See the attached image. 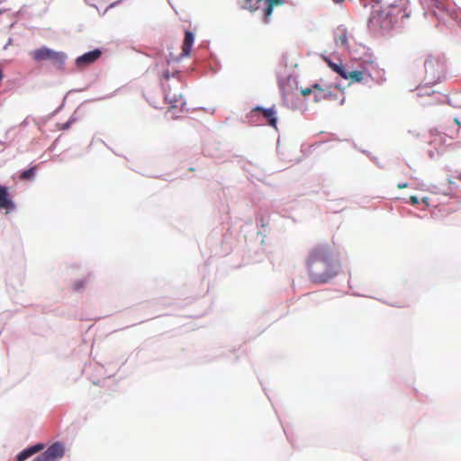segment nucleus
Instances as JSON below:
<instances>
[{
	"mask_svg": "<svg viewBox=\"0 0 461 461\" xmlns=\"http://www.w3.org/2000/svg\"><path fill=\"white\" fill-rule=\"evenodd\" d=\"M310 279L313 283L325 284L338 275L339 263L329 245L312 248L306 259Z\"/></svg>",
	"mask_w": 461,
	"mask_h": 461,
	"instance_id": "obj_1",
	"label": "nucleus"
},
{
	"mask_svg": "<svg viewBox=\"0 0 461 461\" xmlns=\"http://www.w3.org/2000/svg\"><path fill=\"white\" fill-rule=\"evenodd\" d=\"M393 24V14L379 5H372V13L368 19V26L374 32L389 30Z\"/></svg>",
	"mask_w": 461,
	"mask_h": 461,
	"instance_id": "obj_2",
	"label": "nucleus"
},
{
	"mask_svg": "<svg viewBox=\"0 0 461 461\" xmlns=\"http://www.w3.org/2000/svg\"><path fill=\"white\" fill-rule=\"evenodd\" d=\"M31 58L36 62L50 61L59 69H63L67 55L63 51H56L42 46L30 52Z\"/></svg>",
	"mask_w": 461,
	"mask_h": 461,
	"instance_id": "obj_3",
	"label": "nucleus"
},
{
	"mask_svg": "<svg viewBox=\"0 0 461 461\" xmlns=\"http://www.w3.org/2000/svg\"><path fill=\"white\" fill-rule=\"evenodd\" d=\"M425 76L424 85L434 86L443 77L445 66L442 61L437 58L429 57L424 62Z\"/></svg>",
	"mask_w": 461,
	"mask_h": 461,
	"instance_id": "obj_4",
	"label": "nucleus"
},
{
	"mask_svg": "<svg viewBox=\"0 0 461 461\" xmlns=\"http://www.w3.org/2000/svg\"><path fill=\"white\" fill-rule=\"evenodd\" d=\"M262 0H242V8L249 10L251 13L259 9V3ZM266 6L263 9V23H269L273 10L276 6L285 5V0H265Z\"/></svg>",
	"mask_w": 461,
	"mask_h": 461,
	"instance_id": "obj_5",
	"label": "nucleus"
},
{
	"mask_svg": "<svg viewBox=\"0 0 461 461\" xmlns=\"http://www.w3.org/2000/svg\"><path fill=\"white\" fill-rule=\"evenodd\" d=\"M64 455V447L61 443L56 442L50 446L43 453L36 456L33 461H56Z\"/></svg>",
	"mask_w": 461,
	"mask_h": 461,
	"instance_id": "obj_6",
	"label": "nucleus"
},
{
	"mask_svg": "<svg viewBox=\"0 0 461 461\" xmlns=\"http://www.w3.org/2000/svg\"><path fill=\"white\" fill-rule=\"evenodd\" d=\"M101 51L99 50H94L92 51L86 52L81 56H79L76 59V65L78 68H84L94 62H95L101 56Z\"/></svg>",
	"mask_w": 461,
	"mask_h": 461,
	"instance_id": "obj_7",
	"label": "nucleus"
},
{
	"mask_svg": "<svg viewBox=\"0 0 461 461\" xmlns=\"http://www.w3.org/2000/svg\"><path fill=\"white\" fill-rule=\"evenodd\" d=\"M252 112H260L262 113L263 116L267 120L268 124L274 128L276 129V110L272 108L264 109L262 107L257 106L255 107Z\"/></svg>",
	"mask_w": 461,
	"mask_h": 461,
	"instance_id": "obj_8",
	"label": "nucleus"
},
{
	"mask_svg": "<svg viewBox=\"0 0 461 461\" xmlns=\"http://www.w3.org/2000/svg\"><path fill=\"white\" fill-rule=\"evenodd\" d=\"M43 448H44L43 444H41V443L36 444L32 447H30L23 450L21 453H19L16 459H17V461H24L27 458L33 456L34 454L40 452Z\"/></svg>",
	"mask_w": 461,
	"mask_h": 461,
	"instance_id": "obj_9",
	"label": "nucleus"
},
{
	"mask_svg": "<svg viewBox=\"0 0 461 461\" xmlns=\"http://www.w3.org/2000/svg\"><path fill=\"white\" fill-rule=\"evenodd\" d=\"M334 41L337 45L347 47L348 43V34L347 30L338 27L334 32Z\"/></svg>",
	"mask_w": 461,
	"mask_h": 461,
	"instance_id": "obj_10",
	"label": "nucleus"
},
{
	"mask_svg": "<svg viewBox=\"0 0 461 461\" xmlns=\"http://www.w3.org/2000/svg\"><path fill=\"white\" fill-rule=\"evenodd\" d=\"M13 202L8 197L7 189L2 185H0V208L11 210L14 208Z\"/></svg>",
	"mask_w": 461,
	"mask_h": 461,
	"instance_id": "obj_11",
	"label": "nucleus"
},
{
	"mask_svg": "<svg viewBox=\"0 0 461 461\" xmlns=\"http://www.w3.org/2000/svg\"><path fill=\"white\" fill-rule=\"evenodd\" d=\"M194 43V34L187 31L185 33V39L182 46V56H189Z\"/></svg>",
	"mask_w": 461,
	"mask_h": 461,
	"instance_id": "obj_12",
	"label": "nucleus"
},
{
	"mask_svg": "<svg viewBox=\"0 0 461 461\" xmlns=\"http://www.w3.org/2000/svg\"><path fill=\"white\" fill-rule=\"evenodd\" d=\"M342 78L350 80L352 83H359L364 78V73L362 71H358V70L348 71L345 68V77H342Z\"/></svg>",
	"mask_w": 461,
	"mask_h": 461,
	"instance_id": "obj_13",
	"label": "nucleus"
},
{
	"mask_svg": "<svg viewBox=\"0 0 461 461\" xmlns=\"http://www.w3.org/2000/svg\"><path fill=\"white\" fill-rule=\"evenodd\" d=\"M324 60L326 61V63L330 68H331L334 72L339 74L341 77H345V68H345V66L342 65L341 62L335 63L328 58H324Z\"/></svg>",
	"mask_w": 461,
	"mask_h": 461,
	"instance_id": "obj_14",
	"label": "nucleus"
},
{
	"mask_svg": "<svg viewBox=\"0 0 461 461\" xmlns=\"http://www.w3.org/2000/svg\"><path fill=\"white\" fill-rule=\"evenodd\" d=\"M401 2L402 0H377L375 4L391 11V9L398 7Z\"/></svg>",
	"mask_w": 461,
	"mask_h": 461,
	"instance_id": "obj_15",
	"label": "nucleus"
},
{
	"mask_svg": "<svg viewBox=\"0 0 461 461\" xmlns=\"http://www.w3.org/2000/svg\"><path fill=\"white\" fill-rule=\"evenodd\" d=\"M181 95L170 94V92L166 93L165 99L167 102L172 104V107H176L177 104L181 101Z\"/></svg>",
	"mask_w": 461,
	"mask_h": 461,
	"instance_id": "obj_16",
	"label": "nucleus"
},
{
	"mask_svg": "<svg viewBox=\"0 0 461 461\" xmlns=\"http://www.w3.org/2000/svg\"><path fill=\"white\" fill-rule=\"evenodd\" d=\"M37 167H32L27 170H24L20 175V179L23 181L31 180L34 177Z\"/></svg>",
	"mask_w": 461,
	"mask_h": 461,
	"instance_id": "obj_17",
	"label": "nucleus"
},
{
	"mask_svg": "<svg viewBox=\"0 0 461 461\" xmlns=\"http://www.w3.org/2000/svg\"><path fill=\"white\" fill-rule=\"evenodd\" d=\"M85 285H86V281L85 280H77V281L73 283L72 288L75 291H79L82 288H84Z\"/></svg>",
	"mask_w": 461,
	"mask_h": 461,
	"instance_id": "obj_18",
	"label": "nucleus"
},
{
	"mask_svg": "<svg viewBox=\"0 0 461 461\" xmlns=\"http://www.w3.org/2000/svg\"><path fill=\"white\" fill-rule=\"evenodd\" d=\"M312 87H307V88H303L301 90V94L303 96H308L312 94Z\"/></svg>",
	"mask_w": 461,
	"mask_h": 461,
	"instance_id": "obj_19",
	"label": "nucleus"
},
{
	"mask_svg": "<svg viewBox=\"0 0 461 461\" xmlns=\"http://www.w3.org/2000/svg\"><path fill=\"white\" fill-rule=\"evenodd\" d=\"M453 178H456V179H458V180H461V172H460L456 176H453V177H449V178H447V183H448L449 185H453V184H454V180H453Z\"/></svg>",
	"mask_w": 461,
	"mask_h": 461,
	"instance_id": "obj_20",
	"label": "nucleus"
},
{
	"mask_svg": "<svg viewBox=\"0 0 461 461\" xmlns=\"http://www.w3.org/2000/svg\"><path fill=\"white\" fill-rule=\"evenodd\" d=\"M410 202L411 203V204L416 205L419 203V198L417 196L411 195L410 197Z\"/></svg>",
	"mask_w": 461,
	"mask_h": 461,
	"instance_id": "obj_21",
	"label": "nucleus"
},
{
	"mask_svg": "<svg viewBox=\"0 0 461 461\" xmlns=\"http://www.w3.org/2000/svg\"><path fill=\"white\" fill-rule=\"evenodd\" d=\"M312 88L319 90V91H322V88H321V86L319 84L312 85Z\"/></svg>",
	"mask_w": 461,
	"mask_h": 461,
	"instance_id": "obj_22",
	"label": "nucleus"
},
{
	"mask_svg": "<svg viewBox=\"0 0 461 461\" xmlns=\"http://www.w3.org/2000/svg\"><path fill=\"white\" fill-rule=\"evenodd\" d=\"M408 186V184L407 183H401V184H398L397 187L399 189H403V188H406Z\"/></svg>",
	"mask_w": 461,
	"mask_h": 461,
	"instance_id": "obj_23",
	"label": "nucleus"
},
{
	"mask_svg": "<svg viewBox=\"0 0 461 461\" xmlns=\"http://www.w3.org/2000/svg\"><path fill=\"white\" fill-rule=\"evenodd\" d=\"M163 77H164L165 79H168V78H169V73H168V71H166V72H164V73H163Z\"/></svg>",
	"mask_w": 461,
	"mask_h": 461,
	"instance_id": "obj_24",
	"label": "nucleus"
},
{
	"mask_svg": "<svg viewBox=\"0 0 461 461\" xmlns=\"http://www.w3.org/2000/svg\"><path fill=\"white\" fill-rule=\"evenodd\" d=\"M437 138L439 140H443L445 139V136L444 135H438Z\"/></svg>",
	"mask_w": 461,
	"mask_h": 461,
	"instance_id": "obj_25",
	"label": "nucleus"
},
{
	"mask_svg": "<svg viewBox=\"0 0 461 461\" xmlns=\"http://www.w3.org/2000/svg\"><path fill=\"white\" fill-rule=\"evenodd\" d=\"M188 170L191 171V172H194V167H190Z\"/></svg>",
	"mask_w": 461,
	"mask_h": 461,
	"instance_id": "obj_26",
	"label": "nucleus"
}]
</instances>
